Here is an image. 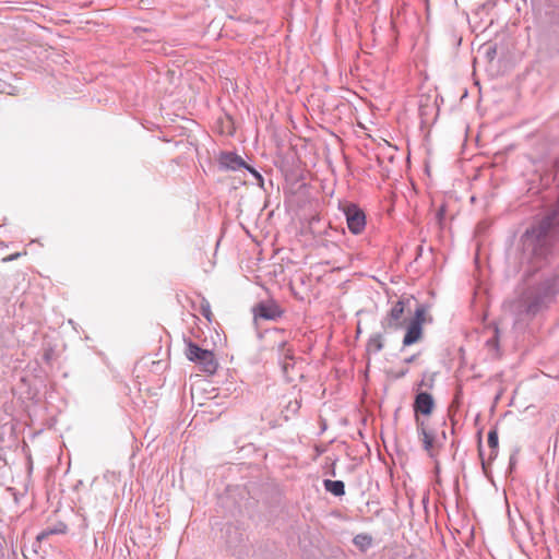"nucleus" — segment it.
I'll list each match as a JSON object with an SVG mask.
<instances>
[{"label":"nucleus","instance_id":"7","mask_svg":"<svg viewBox=\"0 0 559 559\" xmlns=\"http://www.w3.org/2000/svg\"><path fill=\"white\" fill-rule=\"evenodd\" d=\"M277 359L282 367L283 374L288 381L294 380L295 354L293 347L283 341L277 345Z\"/></svg>","mask_w":559,"mask_h":559},{"label":"nucleus","instance_id":"15","mask_svg":"<svg viewBox=\"0 0 559 559\" xmlns=\"http://www.w3.org/2000/svg\"><path fill=\"white\" fill-rule=\"evenodd\" d=\"M384 347L383 337L381 333L372 334L367 343V352L377 354L381 352Z\"/></svg>","mask_w":559,"mask_h":559},{"label":"nucleus","instance_id":"20","mask_svg":"<svg viewBox=\"0 0 559 559\" xmlns=\"http://www.w3.org/2000/svg\"><path fill=\"white\" fill-rule=\"evenodd\" d=\"M435 383L433 376H430L429 379H427V373H424V378L419 382L418 386H425L427 389H432Z\"/></svg>","mask_w":559,"mask_h":559},{"label":"nucleus","instance_id":"23","mask_svg":"<svg viewBox=\"0 0 559 559\" xmlns=\"http://www.w3.org/2000/svg\"><path fill=\"white\" fill-rule=\"evenodd\" d=\"M19 257H21V253H20V252H16V253L10 254V255H8V257H4V258L2 259V262H11V261L16 260Z\"/></svg>","mask_w":559,"mask_h":559},{"label":"nucleus","instance_id":"13","mask_svg":"<svg viewBox=\"0 0 559 559\" xmlns=\"http://www.w3.org/2000/svg\"><path fill=\"white\" fill-rule=\"evenodd\" d=\"M324 489L335 497H342L345 495V484L342 480H323Z\"/></svg>","mask_w":559,"mask_h":559},{"label":"nucleus","instance_id":"12","mask_svg":"<svg viewBox=\"0 0 559 559\" xmlns=\"http://www.w3.org/2000/svg\"><path fill=\"white\" fill-rule=\"evenodd\" d=\"M406 333L403 337V347L411 346L423 338L424 330L423 326L417 325V323L405 324Z\"/></svg>","mask_w":559,"mask_h":559},{"label":"nucleus","instance_id":"27","mask_svg":"<svg viewBox=\"0 0 559 559\" xmlns=\"http://www.w3.org/2000/svg\"><path fill=\"white\" fill-rule=\"evenodd\" d=\"M44 358H45L46 360H49V359H50V355H49V353H46V354L44 355Z\"/></svg>","mask_w":559,"mask_h":559},{"label":"nucleus","instance_id":"21","mask_svg":"<svg viewBox=\"0 0 559 559\" xmlns=\"http://www.w3.org/2000/svg\"><path fill=\"white\" fill-rule=\"evenodd\" d=\"M498 344H499V329L496 326L495 335L487 341V345L489 347L498 348Z\"/></svg>","mask_w":559,"mask_h":559},{"label":"nucleus","instance_id":"26","mask_svg":"<svg viewBox=\"0 0 559 559\" xmlns=\"http://www.w3.org/2000/svg\"><path fill=\"white\" fill-rule=\"evenodd\" d=\"M443 216H444V209H443V207H441V209L438 211V213H437V217H438V219H439V221H442Z\"/></svg>","mask_w":559,"mask_h":559},{"label":"nucleus","instance_id":"3","mask_svg":"<svg viewBox=\"0 0 559 559\" xmlns=\"http://www.w3.org/2000/svg\"><path fill=\"white\" fill-rule=\"evenodd\" d=\"M408 300L403 298L393 304L386 316L381 320V328L384 332L399 331L405 328L406 318L404 316L405 305Z\"/></svg>","mask_w":559,"mask_h":559},{"label":"nucleus","instance_id":"22","mask_svg":"<svg viewBox=\"0 0 559 559\" xmlns=\"http://www.w3.org/2000/svg\"><path fill=\"white\" fill-rule=\"evenodd\" d=\"M518 459H516V452L510 455L509 460V469L512 471L514 466L516 465Z\"/></svg>","mask_w":559,"mask_h":559},{"label":"nucleus","instance_id":"9","mask_svg":"<svg viewBox=\"0 0 559 559\" xmlns=\"http://www.w3.org/2000/svg\"><path fill=\"white\" fill-rule=\"evenodd\" d=\"M488 445L490 448V453L488 456V462L484 459V450L481 444V433L478 432V455L481 461V467L484 473L487 475L488 473V464L493 461L498 456L499 452V438L497 428H492L488 432Z\"/></svg>","mask_w":559,"mask_h":559},{"label":"nucleus","instance_id":"19","mask_svg":"<svg viewBox=\"0 0 559 559\" xmlns=\"http://www.w3.org/2000/svg\"><path fill=\"white\" fill-rule=\"evenodd\" d=\"M300 406H301V401H299V400L289 401L288 404L286 405V411L290 414H297Z\"/></svg>","mask_w":559,"mask_h":559},{"label":"nucleus","instance_id":"30","mask_svg":"<svg viewBox=\"0 0 559 559\" xmlns=\"http://www.w3.org/2000/svg\"><path fill=\"white\" fill-rule=\"evenodd\" d=\"M496 52V49L493 48L492 51H487V55H493Z\"/></svg>","mask_w":559,"mask_h":559},{"label":"nucleus","instance_id":"5","mask_svg":"<svg viewBox=\"0 0 559 559\" xmlns=\"http://www.w3.org/2000/svg\"><path fill=\"white\" fill-rule=\"evenodd\" d=\"M342 210L346 218L348 230L353 235H360L367 224L364 210L353 202L345 203Z\"/></svg>","mask_w":559,"mask_h":559},{"label":"nucleus","instance_id":"6","mask_svg":"<svg viewBox=\"0 0 559 559\" xmlns=\"http://www.w3.org/2000/svg\"><path fill=\"white\" fill-rule=\"evenodd\" d=\"M254 320H271L276 321L284 314V309L274 299H266L259 301L252 308Z\"/></svg>","mask_w":559,"mask_h":559},{"label":"nucleus","instance_id":"8","mask_svg":"<svg viewBox=\"0 0 559 559\" xmlns=\"http://www.w3.org/2000/svg\"><path fill=\"white\" fill-rule=\"evenodd\" d=\"M218 165L219 168L224 170H238L240 168H245L255 177L262 179L261 175L235 152H222L218 156Z\"/></svg>","mask_w":559,"mask_h":559},{"label":"nucleus","instance_id":"4","mask_svg":"<svg viewBox=\"0 0 559 559\" xmlns=\"http://www.w3.org/2000/svg\"><path fill=\"white\" fill-rule=\"evenodd\" d=\"M225 542L229 554L236 558H243L248 555L247 538L242 531L235 525H227Z\"/></svg>","mask_w":559,"mask_h":559},{"label":"nucleus","instance_id":"16","mask_svg":"<svg viewBox=\"0 0 559 559\" xmlns=\"http://www.w3.org/2000/svg\"><path fill=\"white\" fill-rule=\"evenodd\" d=\"M353 544L362 552L372 545V537L369 534H358L354 537Z\"/></svg>","mask_w":559,"mask_h":559},{"label":"nucleus","instance_id":"2","mask_svg":"<svg viewBox=\"0 0 559 559\" xmlns=\"http://www.w3.org/2000/svg\"><path fill=\"white\" fill-rule=\"evenodd\" d=\"M186 357L193 362L200 365V369L209 374H214L217 370L218 362L213 352L201 348L191 340L186 342Z\"/></svg>","mask_w":559,"mask_h":559},{"label":"nucleus","instance_id":"11","mask_svg":"<svg viewBox=\"0 0 559 559\" xmlns=\"http://www.w3.org/2000/svg\"><path fill=\"white\" fill-rule=\"evenodd\" d=\"M416 430L418 437L423 443L424 450L428 453L430 457H435L433 442L435 435L431 431H428L426 428L425 421L420 419V417L416 416Z\"/></svg>","mask_w":559,"mask_h":559},{"label":"nucleus","instance_id":"1","mask_svg":"<svg viewBox=\"0 0 559 559\" xmlns=\"http://www.w3.org/2000/svg\"><path fill=\"white\" fill-rule=\"evenodd\" d=\"M554 228L555 215H546L527 227L520 238L521 262L527 263L531 270L523 275L524 287L519 296V306L531 317L547 310L559 295V273L543 275L536 281L531 278L554 258Z\"/></svg>","mask_w":559,"mask_h":559},{"label":"nucleus","instance_id":"28","mask_svg":"<svg viewBox=\"0 0 559 559\" xmlns=\"http://www.w3.org/2000/svg\"><path fill=\"white\" fill-rule=\"evenodd\" d=\"M496 52V49L493 48L492 51H487V55H493Z\"/></svg>","mask_w":559,"mask_h":559},{"label":"nucleus","instance_id":"10","mask_svg":"<svg viewBox=\"0 0 559 559\" xmlns=\"http://www.w3.org/2000/svg\"><path fill=\"white\" fill-rule=\"evenodd\" d=\"M435 400L432 395L428 392H417L414 399L413 408L415 412V417L419 415L429 416L433 412L435 408Z\"/></svg>","mask_w":559,"mask_h":559},{"label":"nucleus","instance_id":"29","mask_svg":"<svg viewBox=\"0 0 559 559\" xmlns=\"http://www.w3.org/2000/svg\"><path fill=\"white\" fill-rule=\"evenodd\" d=\"M496 52V49L493 48L492 51H487V55H493Z\"/></svg>","mask_w":559,"mask_h":559},{"label":"nucleus","instance_id":"24","mask_svg":"<svg viewBox=\"0 0 559 559\" xmlns=\"http://www.w3.org/2000/svg\"><path fill=\"white\" fill-rule=\"evenodd\" d=\"M417 357H418V354L412 355V356L405 358L404 362L405 364H412V362H414L416 360Z\"/></svg>","mask_w":559,"mask_h":559},{"label":"nucleus","instance_id":"17","mask_svg":"<svg viewBox=\"0 0 559 559\" xmlns=\"http://www.w3.org/2000/svg\"><path fill=\"white\" fill-rule=\"evenodd\" d=\"M425 316H426V307L424 305H419L414 313V317L411 319V323H417V325L423 326V323L425 322Z\"/></svg>","mask_w":559,"mask_h":559},{"label":"nucleus","instance_id":"25","mask_svg":"<svg viewBox=\"0 0 559 559\" xmlns=\"http://www.w3.org/2000/svg\"><path fill=\"white\" fill-rule=\"evenodd\" d=\"M407 372H408V369H407V368L402 369V370H400V371L396 373L395 378H397V379H399V378H403V377H405V376H406V373H407Z\"/></svg>","mask_w":559,"mask_h":559},{"label":"nucleus","instance_id":"18","mask_svg":"<svg viewBox=\"0 0 559 559\" xmlns=\"http://www.w3.org/2000/svg\"><path fill=\"white\" fill-rule=\"evenodd\" d=\"M200 312L209 322L212 321L213 313H212V310H211V305H210V302L206 299H203L201 301Z\"/></svg>","mask_w":559,"mask_h":559},{"label":"nucleus","instance_id":"14","mask_svg":"<svg viewBox=\"0 0 559 559\" xmlns=\"http://www.w3.org/2000/svg\"><path fill=\"white\" fill-rule=\"evenodd\" d=\"M67 525L62 522H59L58 524L53 525L52 527H48L44 531H41L36 539L38 542H43L45 540L46 538H48L50 535H53V534H64L67 532Z\"/></svg>","mask_w":559,"mask_h":559}]
</instances>
